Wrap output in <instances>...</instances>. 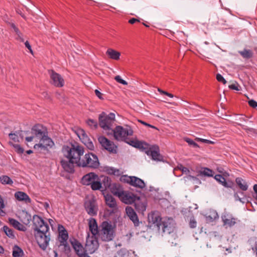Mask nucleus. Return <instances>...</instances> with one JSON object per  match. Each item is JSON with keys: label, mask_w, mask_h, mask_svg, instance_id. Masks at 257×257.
Returning <instances> with one entry per match:
<instances>
[{"label": "nucleus", "mask_w": 257, "mask_h": 257, "mask_svg": "<svg viewBox=\"0 0 257 257\" xmlns=\"http://www.w3.org/2000/svg\"><path fill=\"white\" fill-rule=\"evenodd\" d=\"M184 167L182 164H179L178 165V166H177V167H176V168H175L174 169V171H173V172H174V175H175V176H180V175H176V174H175V172H176V171H177V170H181H181L182 169V168H184Z\"/></svg>", "instance_id": "nucleus-59"}, {"label": "nucleus", "mask_w": 257, "mask_h": 257, "mask_svg": "<svg viewBox=\"0 0 257 257\" xmlns=\"http://www.w3.org/2000/svg\"><path fill=\"white\" fill-rule=\"evenodd\" d=\"M224 178L223 176L220 174L215 175L214 177V178L219 183L223 180Z\"/></svg>", "instance_id": "nucleus-58"}, {"label": "nucleus", "mask_w": 257, "mask_h": 257, "mask_svg": "<svg viewBox=\"0 0 257 257\" xmlns=\"http://www.w3.org/2000/svg\"><path fill=\"white\" fill-rule=\"evenodd\" d=\"M11 27L14 29V32L16 33L17 35L16 39L20 41L21 42H24V39L22 37V34L19 31V29L15 26V25L12 23L11 25Z\"/></svg>", "instance_id": "nucleus-39"}, {"label": "nucleus", "mask_w": 257, "mask_h": 257, "mask_svg": "<svg viewBox=\"0 0 257 257\" xmlns=\"http://www.w3.org/2000/svg\"><path fill=\"white\" fill-rule=\"evenodd\" d=\"M114 138L117 141H123L128 144V142L132 139L128 138V137L133 135V131L131 127L127 126L123 127L121 126H117L112 130Z\"/></svg>", "instance_id": "nucleus-6"}, {"label": "nucleus", "mask_w": 257, "mask_h": 257, "mask_svg": "<svg viewBox=\"0 0 257 257\" xmlns=\"http://www.w3.org/2000/svg\"><path fill=\"white\" fill-rule=\"evenodd\" d=\"M9 136L11 140L10 142H12L14 144L20 142V137L17 133H10Z\"/></svg>", "instance_id": "nucleus-44"}, {"label": "nucleus", "mask_w": 257, "mask_h": 257, "mask_svg": "<svg viewBox=\"0 0 257 257\" xmlns=\"http://www.w3.org/2000/svg\"><path fill=\"white\" fill-rule=\"evenodd\" d=\"M148 227L152 229L159 231L162 228L163 232L171 233L172 225L169 220H162V218L158 213L152 212L148 215Z\"/></svg>", "instance_id": "nucleus-2"}, {"label": "nucleus", "mask_w": 257, "mask_h": 257, "mask_svg": "<svg viewBox=\"0 0 257 257\" xmlns=\"http://www.w3.org/2000/svg\"><path fill=\"white\" fill-rule=\"evenodd\" d=\"M33 230L34 236L39 246L43 250H46L50 240L49 227L42 217L33 215Z\"/></svg>", "instance_id": "nucleus-1"}, {"label": "nucleus", "mask_w": 257, "mask_h": 257, "mask_svg": "<svg viewBox=\"0 0 257 257\" xmlns=\"http://www.w3.org/2000/svg\"><path fill=\"white\" fill-rule=\"evenodd\" d=\"M115 120V114L113 113L106 115L104 112H102L99 116V125L105 130L111 129Z\"/></svg>", "instance_id": "nucleus-8"}, {"label": "nucleus", "mask_w": 257, "mask_h": 257, "mask_svg": "<svg viewBox=\"0 0 257 257\" xmlns=\"http://www.w3.org/2000/svg\"><path fill=\"white\" fill-rule=\"evenodd\" d=\"M119 198L123 203L126 204H131L135 203V207L137 210L143 211L146 209L147 203L144 202L141 204L139 202L136 203V201H140V197L137 196L132 193L123 191V194Z\"/></svg>", "instance_id": "nucleus-5"}, {"label": "nucleus", "mask_w": 257, "mask_h": 257, "mask_svg": "<svg viewBox=\"0 0 257 257\" xmlns=\"http://www.w3.org/2000/svg\"><path fill=\"white\" fill-rule=\"evenodd\" d=\"M58 230L59 232L58 239L60 242H63L67 241L69 236L67 231L61 224H58Z\"/></svg>", "instance_id": "nucleus-22"}, {"label": "nucleus", "mask_w": 257, "mask_h": 257, "mask_svg": "<svg viewBox=\"0 0 257 257\" xmlns=\"http://www.w3.org/2000/svg\"><path fill=\"white\" fill-rule=\"evenodd\" d=\"M9 144L13 146L14 148L15 151L20 154H22L23 153L24 150L23 148H22L20 145L17 144H14L12 142H10Z\"/></svg>", "instance_id": "nucleus-42"}, {"label": "nucleus", "mask_w": 257, "mask_h": 257, "mask_svg": "<svg viewBox=\"0 0 257 257\" xmlns=\"http://www.w3.org/2000/svg\"><path fill=\"white\" fill-rule=\"evenodd\" d=\"M76 133L81 142L90 150H93L94 146L84 130L81 128L78 129Z\"/></svg>", "instance_id": "nucleus-10"}, {"label": "nucleus", "mask_w": 257, "mask_h": 257, "mask_svg": "<svg viewBox=\"0 0 257 257\" xmlns=\"http://www.w3.org/2000/svg\"><path fill=\"white\" fill-rule=\"evenodd\" d=\"M5 207V204L3 199L0 195V215L4 216L5 212L3 210V209Z\"/></svg>", "instance_id": "nucleus-51"}, {"label": "nucleus", "mask_w": 257, "mask_h": 257, "mask_svg": "<svg viewBox=\"0 0 257 257\" xmlns=\"http://www.w3.org/2000/svg\"><path fill=\"white\" fill-rule=\"evenodd\" d=\"M117 255L115 257H124L126 254V250L124 248H121L117 251Z\"/></svg>", "instance_id": "nucleus-50"}, {"label": "nucleus", "mask_w": 257, "mask_h": 257, "mask_svg": "<svg viewBox=\"0 0 257 257\" xmlns=\"http://www.w3.org/2000/svg\"><path fill=\"white\" fill-rule=\"evenodd\" d=\"M9 222L15 228L17 229L18 230L24 231L25 230V227L15 219L9 218Z\"/></svg>", "instance_id": "nucleus-30"}, {"label": "nucleus", "mask_w": 257, "mask_h": 257, "mask_svg": "<svg viewBox=\"0 0 257 257\" xmlns=\"http://www.w3.org/2000/svg\"><path fill=\"white\" fill-rule=\"evenodd\" d=\"M33 134L40 139L47 135V130L42 124H37L33 126Z\"/></svg>", "instance_id": "nucleus-21"}, {"label": "nucleus", "mask_w": 257, "mask_h": 257, "mask_svg": "<svg viewBox=\"0 0 257 257\" xmlns=\"http://www.w3.org/2000/svg\"><path fill=\"white\" fill-rule=\"evenodd\" d=\"M235 182L240 189L242 191H246L248 189V186L245 182L240 177H237L235 179Z\"/></svg>", "instance_id": "nucleus-31"}, {"label": "nucleus", "mask_w": 257, "mask_h": 257, "mask_svg": "<svg viewBox=\"0 0 257 257\" xmlns=\"http://www.w3.org/2000/svg\"><path fill=\"white\" fill-rule=\"evenodd\" d=\"M219 216L215 210L210 211L209 214L206 216V220L207 222H211L218 219Z\"/></svg>", "instance_id": "nucleus-32"}, {"label": "nucleus", "mask_w": 257, "mask_h": 257, "mask_svg": "<svg viewBox=\"0 0 257 257\" xmlns=\"http://www.w3.org/2000/svg\"><path fill=\"white\" fill-rule=\"evenodd\" d=\"M195 140L198 142H201L204 143L212 144V145L215 144V143L214 142L208 140H206V139H203L197 138H196Z\"/></svg>", "instance_id": "nucleus-54"}, {"label": "nucleus", "mask_w": 257, "mask_h": 257, "mask_svg": "<svg viewBox=\"0 0 257 257\" xmlns=\"http://www.w3.org/2000/svg\"><path fill=\"white\" fill-rule=\"evenodd\" d=\"M114 79L118 83L123 84L127 85V83L124 80L122 79L119 75H117L114 77Z\"/></svg>", "instance_id": "nucleus-55"}, {"label": "nucleus", "mask_w": 257, "mask_h": 257, "mask_svg": "<svg viewBox=\"0 0 257 257\" xmlns=\"http://www.w3.org/2000/svg\"><path fill=\"white\" fill-rule=\"evenodd\" d=\"M216 79L218 81L222 82L224 84L226 83V81L223 78V77L220 74H217L216 75Z\"/></svg>", "instance_id": "nucleus-57"}, {"label": "nucleus", "mask_w": 257, "mask_h": 257, "mask_svg": "<svg viewBox=\"0 0 257 257\" xmlns=\"http://www.w3.org/2000/svg\"><path fill=\"white\" fill-rule=\"evenodd\" d=\"M87 123L91 128H96L97 126V122L96 120L88 119L87 120Z\"/></svg>", "instance_id": "nucleus-48"}, {"label": "nucleus", "mask_w": 257, "mask_h": 257, "mask_svg": "<svg viewBox=\"0 0 257 257\" xmlns=\"http://www.w3.org/2000/svg\"><path fill=\"white\" fill-rule=\"evenodd\" d=\"M99 143L102 147L110 153L115 154L117 153V146L113 142L109 141L103 136H100L98 138Z\"/></svg>", "instance_id": "nucleus-11"}, {"label": "nucleus", "mask_w": 257, "mask_h": 257, "mask_svg": "<svg viewBox=\"0 0 257 257\" xmlns=\"http://www.w3.org/2000/svg\"><path fill=\"white\" fill-rule=\"evenodd\" d=\"M23 253V251L21 247L17 245L14 246L13 248V256L14 257H22Z\"/></svg>", "instance_id": "nucleus-34"}, {"label": "nucleus", "mask_w": 257, "mask_h": 257, "mask_svg": "<svg viewBox=\"0 0 257 257\" xmlns=\"http://www.w3.org/2000/svg\"><path fill=\"white\" fill-rule=\"evenodd\" d=\"M250 241L253 242V244L251 245V249L254 253H255L256 257H257V238L253 240H251Z\"/></svg>", "instance_id": "nucleus-49"}, {"label": "nucleus", "mask_w": 257, "mask_h": 257, "mask_svg": "<svg viewBox=\"0 0 257 257\" xmlns=\"http://www.w3.org/2000/svg\"><path fill=\"white\" fill-rule=\"evenodd\" d=\"M229 88L235 90H239V88H238V85L235 84H232L229 86Z\"/></svg>", "instance_id": "nucleus-63"}, {"label": "nucleus", "mask_w": 257, "mask_h": 257, "mask_svg": "<svg viewBox=\"0 0 257 257\" xmlns=\"http://www.w3.org/2000/svg\"><path fill=\"white\" fill-rule=\"evenodd\" d=\"M0 182L3 185H12L13 181L7 175H3L0 177Z\"/></svg>", "instance_id": "nucleus-37"}, {"label": "nucleus", "mask_w": 257, "mask_h": 257, "mask_svg": "<svg viewBox=\"0 0 257 257\" xmlns=\"http://www.w3.org/2000/svg\"><path fill=\"white\" fill-rule=\"evenodd\" d=\"M132 178H133V176H127L126 175H124L121 177L120 180L123 182L127 183L132 185L131 181H133Z\"/></svg>", "instance_id": "nucleus-46"}, {"label": "nucleus", "mask_w": 257, "mask_h": 257, "mask_svg": "<svg viewBox=\"0 0 257 257\" xmlns=\"http://www.w3.org/2000/svg\"><path fill=\"white\" fill-rule=\"evenodd\" d=\"M158 91L161 94H164V95H166L170 97H171V98H173L174 97V95L171 94V93H170L167 91H164L163 90H162L161 88H158Z\"/></svg>", "instance_id": "nucleus-56"}, {"label": "nucleus", "mask_w": 257, "mask_h": 257, "mask_svg": "<svg viewBox=\"0 0 257 257\" xmlns=\"http://www.w3.org/2000/svg\"><path fill=\"white\" fill-rule=\"evenodd\" d=\"M15 197L19 201H25L26 202H31V199L25 192L18 191L15 193Z\"/></svg>", "instance_id": "nucleus-29"}, {"label": "nucleus", "mask_w": 257, "mask_h": 257, "mask_svg": "<svg viewBox=\"0 0 257 257\" xmlns=\"http://www.w3.org/2000/svg\"><path fill=\"white\" fill-rule=\"evenodd\" d=\"M106 54L108 56V57L110 59L114 60H118L119 59L120 53L111 48H108L106 52Z\"/></svg>", "instance_id": "nucleus-28"}, {"label": "nucleus", "mask_w": 257, "mask_h": 257, "mask_svg": "<svg viewBox=\"0 0 257 257\" xmlns=\"http://www.w3.org/2000/svg\"><path fill=\"white\" fill-rule=\"evenodd\" d=\"M146 154L148 156H151L152 159L155 161H163L162 156L160 154V149L158 146H150Z\"/></svg>", "instance_id": "nucleus-17"}, {"label": "nucleus", "mask_w": 257, "mask_h": 257, "mask_svg": "<svg viewBox=\"0 0 257 257\" xmlns=\"http://www.w3.org/2000/svg\"><path fill=\"white\" fill-rule=\"evenodd\" d=\"M89 229L92 235H96L99 229V226L97 225L96 220L93 218H90L89 222Z\"/></svg>", "instance_id": "nucleus-23"}, {"label": "nucleus", "mask_w": 257, "mask_h": 257, "mask_svg": "<svg viewBox=\"0 0 257 257\" xmlns=\"http://www.w3.org/2000/svg\"><path fill=\"white\" fill-rule=\"evenodd\" d=\"M98 237L96 235L90 236L89 233H87L85 243V249L87 253H94L99 247Z\"/></svg>", "instance_id": "nucleus-9"}, {"label": "nucleus", "mask_w": 257, "mask_h": 257, "mask_svg": "<svg viewBox=\"0 0 257 257\" xmlns=\"http://www.w3.org/2000/svg\"><path fill=\"white\" fill-rule=\"evenodd\" d=\"M248 104L253 108L257 107V102L253 99L248 101Z\"/></svg>", "instance_id": "nucleus-60"}, {"label": "nucleus", "mask_w": 257, "mask_h": 257, "mask_svg": "<svg viewBox=\"0 0 257 257\" xmlns=\"http://www.w3.org/2000/svg\"><path fill=\"white\" fill-rule=\"evenodd\" d=\"M2 230L9 238L14 239L16 237L14 230L10 228L8 226H4Z\"/></svg>", "instance_id": "nucleus-35"}, {"label": "nucleus", "mask_w": 257, "mask_h": 257, "mask_svg": "<svg viewBox=\"0 0 257 257\" xmlns=\"http://www.w3.org/2000/svg\"><path fill=\"white\" fill-rule=\"evenodd\" d=\"M189 227L191 228H195L197 226V222L194 217L191 218L189 222Z\"/></svg>", "instance_id": "nucleus-52"}, {"label": "nucleus", "mask_w": 257, "mask_h": 257, "mask_svg": "<svg viewBox=\"0 0 257 257\" xmlns=\"http://www.w3.org/2000/svg\"><path fill=\"white\" fill-rule=\"evenodd\" d=\"M60 245L64 246V252L67 254L69 253L71 251V248H70V247L69 244L67 242V241H66L65 242H60Z\"/></svg>", "instance_id": "nucleus-47"}, {"label": "nucleus", "mask_w": 257, "mask_h": 257, "mask_svg": "<svg viewBox=\"0 0 257 257\" xmlns=\"http://www.w3.org/2000/svg\"><path fill=\"white\" fill-rule=\"evenodd\" d=\"M84 152V148L77 143H70L69 146L64 145L62 148L63 156L69 161H80Z\"/></svg>", "instance_id": "nucleus-3"}, {"label": "nucleus", "mask_w": 257, "mask_h": 257, "mask_svg": "<svg viewBox=\"0 0 257 257\" xmlns=\"http://www.w3.org/2000/svg\"><path fill=\"white\" fill-rule=\"evenodd\" d=\"M70 242L74 249L76 254L79 257H85L87 250L85 247H84L82 244L76 238H73L70 239Z\"/></svg>", "instance_id": "nucleus-14"}, {"label": "nucleus", "mask_w": 257, "mask_h": 257, "mask_svg": "<svg viewBox=\"0 0 257 257\" xmlns=\"http://www.w3.org/2000/svg\"><path fill=\"white\" fill-rule=\"evenodd\" d=\"M109 189L112 193L119 198L123 194L124 191L120 189L119 185L116 183L112 184Z\"/></svg>", "instance_id": "nucleus-27"}, {"label": "nucleus", "mask_w": 257, "mask_h": 257, "mask_svg": "<svg viewBox=\"0 0 257 257\" xmlns=\"http://www.w3.org/2000/svg\"><path fill=\"white\" fill-rule=\"evenodd\" d=\"M133 181H131L132 183V186L140 189H143L145 187L146 184L144 181L136 176H133Z\"/></svg>", "instance_id": "nucleus-26"}, {"label": "nucleus", "mask_w": 257, "mask_h": 257, "mask_svg": "<svg viewBox=\"0 0 257 257\" xmlns=\"http://www.w3.org/2000/svg\"><path fill=\"white\" fill-rule=\"evenodd\" d=\"M238 53L245 59H249L253 56V53L250 50L244 49L243 51H239Z\"/></svg>", "instance_id": "nucleus-38"}, {"label": "nucleus", "mask_w": 257, "mask_h": 257, "mask_svg": "<svg viewBox=\"0 0 257 257\" xmlns=\"http://www.w3.org/2000/svg\"><path fill=\"white\" fill-rule=\"evenodd\" d=\"M100 165L99 162H82L81 166L83 167H88L92 169H96Z\"/></svg>", "instance_id": "nucleus-33"}, {"label": "nucleus", "mask_w": 257, "mask_h": 257, "mask_svg": "<svg viewBox=\"0 0 257 257\" xmlns=\"http://www.w3.org/2000/svg\"><path fill=\"white\" fill-rule=\"evenodd\" d=\"M137 22H140V20L136 18H132L128 21V23L131 24H134Z\"/></svg>", "instance_id": "nucleus-62"}, {"label": "nucleus", "mask_w": 257, "mask_h": 257, "mask_svg": "<svg viewBox=\"0 0 257 257\" xmlns=\"http://www.w3.org/2000/svg\"><path fill=\"white\" fill-rule=\"evenodd\" d=\"M102 185H103L105 188V189L107 188L109 189L110 187L112 185L111 184V179L107 176H105L103 177L102 180Z\"/></svg>", "instance_id": "nucleus-40"}, {"label": "nucleus", "mask_w": 257, "mask_h": 257, "mask_svg": "<svg viewBox=\"0 0 257 257\" xmlns=\"http://www.w3.org/2000/svg\"><path fill=\"white\" fill-rule=\"evenodd\" d=\"M84 206L86 211L89 215L94 216L97 215L98 209L95 199H91L86 201Z\"/></svg>", "instance_id": "nucleus-13"}, {"label": "nucleus", "mask_w": 257, "mask_h": 257, "mask_svg": "<svg viewBox=\"0 0 257 257\" xmlns=\"http://www.w3.org/2000/svg\"><path fill=\"white\" fill-rule=\"evenodd\" d=\"M97 179H98V176L94 173L90 172L82 177L81 183L84 185H90Z\"/></svg>", "instance_id": "nucleus-20"}, {"label": "nucleus", "mask_w": 257, "mask_h": 257, "mask_svg": "<svg viewBox=\"0 0 257 257\" xmlns=\"http://www.w3.org/2000/svg\"><path fill=\"white\" fill-rule=\"evenodd\" d=\"M185 140L187 143H188V144L189 145L192 146L194 148H198L199 147L197 143H196L193 140L190 139L189 138H186V139H185Z\"/></svg>", "instance_id": "nucleus-53"}, {"label": "nucleus", "mask_w": 257, "mask_h": 257, "mask_svg": "<svg viewBox=\"0 0 257 257\" xmlns=\"http://www.w3.org/2000/svg\"><path fill=\"white\" fill-rule=\"evenodd\" d=\"M126 213L130 219L133 222L135 227L139 226L141 222L139 221L138 216L134 209L130 206L125 208Z\"/></svg>", "instance_id": "nucleus-18"}, {"label": "nucleus", "mask_w": 257, "mask_h": 257, "mask_svg": "<svg viewBox=\"0 0 257 257\" xmlns=\"http://www.w3.org/2000/svg\"><path fill=\"white\" fill-rule=\"evenodd\" d=\"M95 95L100 99H103V94L101 93L99 91H98V90L96 89L95 90Z\"/></svg>", "instance_id": "nucleus-61"}, {"label": "nucleus", "mask_w": 257, "mask_h": 257, "mask_svg": "<svg viewBox=\"0 0 257 257\" xmlns=\"http://www.w3.org/2000/svg\"><path fill=\"white\" fill-rule=\"evenodd\" d=\"M128 144L141 151H145L146 153L149 150V147L150 146L146 142L139 141L137 139H132L128 142Z\"/></svg>", "instance_id": "nucleus-16"}, {"label": "nucleus", "mask_w": 257, "mask_h": 257, "mask_svg": "<svg viewBox=\"0 0 257 257\" xmlns=\"http://www.w3.org/2000/svg\"><path fill=\"white\" fill-rule=\"evenodd\" d=\"M181 171H182V173H184L186 175H189V173H190L189 170L185 167H184V168H182Z\"/></svg>", "instance_id": "nucleus-64"}, {"label": "nucleus", "mask_w": 257, "mask_h": 257, "mask_svg": "<svg viewBox=\"0 0 257 257\" xmlns=\"http://www.w3.org/2000/svg\"><path fill=\"white\" fill-rule=\"evenodd\" d=\"M85 161H98L97 157L94 154L92 153H88L85 155Z\"/></svg>", "instance_id": "nucleus-43"}, {"label": "nucleus", "mask_w": 257, "mask_h": 257, "mask_svg": "<svg viewBox=\"0 0 257 257\" xmlns=\"http://www.w3.org/2000/svg\"><path fill=\"white\" fill-rule=\"evenodd\" d=\"M197 176L207 177H213L215 174L214 172L212 170L207 167L201 168L197 171Z\"/></svg>", "instance_id": "nucleus-24"}, {"label": "nucleus", "mask_w": 257, "mask_h": 257, "mask_svg": "<svg viewBox=\"0 0 257 257\" xmlns=\"http://www.w3.org/2000/svg\"><path fill=\"white\" fill-rule=\"evenodd\" d=\"M221 219L223 222V226L226 227H232L238 221L237 218L234 217L230 213L225 212L221 215ZM239 221V220H238Z\"/></svg>", "instance_id": "nucleus-15"}, {"label": "nucleus", "mask_w": 257, "mask_h": 257, "mask_svg": "<svg viewBox=\"0 0 257 257\" xmlns=\"http://www.w3.org/2000/svg\"><path fill=\"white\" fill-rule=\"evenodd\" d=\"M40 139L39 144H35L33 148L36 153L46 154L48 152L49 149L54 145V143L52 139L47 136V135Z\"/></svg>", "instance_id": "nucleus-7"}, {"label": "nucleus", "mask_w": 257, "mask_h": 257, "mask_svg": "<svg viewBox=\"0 0 257 257\" xmlns=\"http://www.w3.org/2000/svg\"><path fill=\"white\" fill-rule=\"evenodd\" d=\"M61 165L65 172L73 174L75 172L74 165L81 166V162H60Z\"/></svg>", "instance_id": "nucleus-19"}, {"label": "nucleus", "mask_w": 257, "mask_h": 257, "mask_svg": "<svg viewBox=\"0 0 257 257\" xmlns=\"http://www.w3.org/2000/svg\"><path fill=\"white\" fill-rule=\"evenodd\" d=\"M220 184L224 187L230 188L232 189H234L235 186L234 183L232 181L229 180L226 181L225 178H223V180H222Z\"/></svg>", "instance_id": "nucleus-41"}, {"label": "nucleus", "mask_w": 257, "mask_h": 257, "mask_svg": "<svg viewBox=\"0 0 257 257\" xmlns=\"http://www.w3.org/2000/svg\"><path fill=\"white\" fill-rule=\"evenodd\" d=\"M50 77V83L57 87H62L64 85V80L60 74L56 73L53 70L48 71Z\"/></svg>", "instance_id": "nucleus-12"}, {"label": "nucleus", "mask_w": 257, "mask_h": 257, "mask_svg": "<svg viewBox=\"0 0 257 257\" xmlns=\"http://www.w3.org/2000/svg\"><path fill=\"white\" fill-rule=\"evenodd\" d=\"M91 188L92 190H99L102 188V183L100 179H95V181L90 185Z\"/></svg>", "instance_id": "nucleus-36"}, {"label": "nucleus", "mask_w": 257, "mask_h": 257, "mask_svg": "<svg viewBox=\"0 0 257 257\" xmlns=\"http://www.w3.org/2000/svg\"><path fill=\"white\" fill-rule=\"evenodd\" d=\"M96 236L103 241L108 242L112 240L115 236V232L111 222L103 221L99 225V229Z\"/></svg>", "instance_id": "nucleus-4"}, {"label": "nucleus", "mask_w": 257, "mask_h": 257, "mask_svg": "<svg viewBox=\"0 0 257 257\" xmlns=\"http://www.w3.org/2000/svg\"><path fill=\"white\" fill-rule=\"evenodd\" d=\"M237 125L240 126L247 133L257 134V130L254 128L248 127L247 126L240 123H237Z\"/></svg>", "instance_id": "nucleus-45"}, {"label": "nucleus", "mask_w": 257, "mask_h": 257, "mask_svg": "<svg viewBox=\"0 0 257 257\" xmlns=\"http://www.w3.org/2000/svg\"><path fill=\"white\" fill-rule=\"evenodd\" d=\"M104 199L106 204L110 208H116L117 206L115 198L109 194L104 195Z\"/></svg>", "instance_id": "nucleus-25"}]
</instances>
